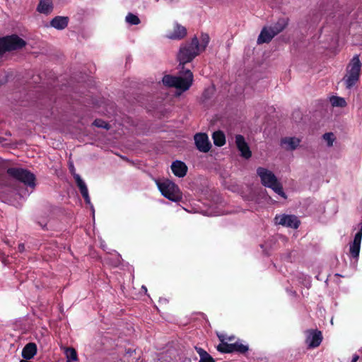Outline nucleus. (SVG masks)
I'll return each mask as SVG.
<instances>
[{
	"mask_svg": "<svg viewBox=\"0 0 362 362\" xmlns=\"http://www.w3.org/2000/svg\"><path fill=\"white\" fill-rule=\"evenodd\" d=\"M199 53V40L195 36L190 42H186L180 46L177 54L180 65L184 66L185 64L190 62ZM193 81L194 76L192 71L189 69H184L183 66H182V70L178 76L165 75L162 79L165 86L175 88L178 90L179 95L189 90L193 83Z\"/></svg>",
	"mask_w": 362,
	"mask_h": 362,
	"instance_id": "obj_1",
	"label": "nucleus"
},
{
	"mask_svg": "<svg viewBox=\"0 0 362 362\" xmlns=\"http://www.w3.org/2000/svg\"><path fill=\"white\" fill-rule=\"evenodd\" d=\"M362 62L358 54H355L346 67V73L342 78L347 89H351L359 81Z\"/></svg>",
	"mask_w": 362,
	"mask_h": 362,
	"instance_id": "obj_2",
	"label": "nucleus"
},
{
	"mask_svg": "<svg viewBox=\"0 0 362 362\" xmlns=\"http://www.w3.org/2000/svg\"><path fill=\"white\" fill-rule=\"evenodd\" d=\"M257 174L264 187L272 189L281 197L286 199L287 197L283 191L282 185L273 172L265 168L259 167L257 169Z\"/></svg>",
	"mask_w": 362,
	"mask_h": 362,
	"instance_id": "obj_3",
	"label": "nucleus"
},
{
	"mask_svg": "<svg viewBox=\"0 0 362 362\" xmlns=\"http://www.w3.org/2000/svg\"><path fill=\"white\" fill-rule=\"evenodd\" d=\"M156 185L162 195L172 202H178L182 199V193L173 182L169 180L156 181Z\"/></svg>",
	"mask_w": 362,
	"mask_h": 362,
	"instance_id": "obj_4",
	"label": "nucleus"
},
{
	"mask_svg": "<svg viewBox=\"0 0 362 362\" xmlns=\"http://www.w3.org/2000/svg\"><path fill=\"white\" fill-rule=\"evenodd\" d=\"M25 42L16 35L0 38V55L6 51L21 49L25 45Z\"/></svg>",
	"mask_w": 362,
	"mask_h": 362,
	"instance_id": "obj_5",
	"label": "nucleus"
},
{
	"mask_svg": "<svg viewBox=\"0 0 362 362\" xmlns=\"http://www.w3.org/2000/svg\"><path fill=\"white\" fill-rule=\"evenodd\" d=\"M7 173L16 180L30 187H34L35 185V177L34 174L28 170L21 168H10L7 170Z\"/></svg>",
	"mask_w": 362,
	"mask_h": 362,
	"instance_id": "obj_6",
	"label": "nucleus"
},
{
	"mask_svg": "<svg viewBox=\"0 0 362 362\" xmlns=\"http://www.w3.org/2000/svg\"><path fill=\"white\" fill-rule=\"evenodd\" d=\"M217 349L222 353H232L238 352L244 354L249 349L247 344H243L240 341H237L233 344L221 343L218 346Z\"/></svg>",
	"mask_w": 362,
	"mask_h": 362,
	"instance_id": "obj_7",
	"label": "nucleus"
},
{
	"mask_svg": "<svg viewBox=\"0 0 362 362\" xmlns=\"http://www.w3.org/2000/svg\"><path fill=\"white\" fill-rule=\"evenodd\" d=\"M275 223L283 226L297 228L299 226L300 221L294 215L281 214L276 215L274 218Z\"/></svg>",
	"mask_w": 362,
	"mask_h": 362,
	"instance_id": "obj_8",
	"label": "nucleus"
},
{
	"mask_svg": "<svg viewBox=\"0 0 362 362\" xmlns=\"http://www.w3.org/2000/svg\"><path fill=\"white\" fill-rule=\"evenodd\" d=\"M187 35V29L183 25L175 22L172 30H168L165 37L170 40H180Z\"/></svg>",
	"mask_w": 362,
	"mask_h": 362,
	"instance_id": "obj_9",
	"label": "nucleus"
},
{
	"mask_svg": "<svg viewBox=\"0 0 362 362\" xmlns=\"http://www.w3.org/2000/svg\"><path fill=\"white\" fill-rule=\"evenodd\" d=\"M360 225L361 228L355 234L354 240L349 244V252L355 259H358L359 256L362 239V223H360Z\"/></svg>",
	"mask_w": 362,
	"mask_h": 362,
	"instance_id": "obj_10",
	"label": "nucleus"
},
{
	"mask_svg": "<svg viewBox=\"0 0 362 362\" xmlns=\"http://www.w3.org/2000/svg\"><path fill=\"white\" fill-rule=\"evenodd\" d=\"M194 142L197 149L204 153L208 152L211 148V143L208 136L204 133H199L194 135Z\"/></svg>",
	"mask_w": 362,
	"mask_h": 362,
	"instance_id": "obj_11",
	"label": "nucleus"
},
{
	"mask_svg": "<svg viewBox=\"0 0 362 362\" xmlns=\"http://www.w3.org/2000/svg\"><path fill=\"white\" fill-rule=\"evenodd\" d=\"M74 179L76 180L77 186L78 187V188L80 189V192H81L83 197L85 199L86 203L90 206L93 214H94L95 210H94L93 204L90 202V197L88 194V188H87V186H86L85 182L81 179L80 175L78 174H74Z\"/></svg>",
	"mask_w": 362,
	"mask_h": 362,
	"instance_id": "obj_12",
	"label": "nucleus"
},
{
	"mask_svg": "<svg viewBox=\"0 0 362 362\" xmlns=\"http://www.w3.org/2000/svg\"><path fill=\"white\" fill-rule=\"evenodd\" d=\"M322 339L321 332L311 330L307 332L305 342L310 348H315L320 344Z\"/></svg>",
	"mask_w": 362,
	"mask_h": 362,
	"instance_id": "obj_13",
	"label": "nucleus"
},
{
	"mask_svg": "<svg viewBox=\"0 0 362 362\" xmlns=\"http://www.w3.org/2000/svg\"><path fill=\"white\" fill-rule=\"evenodd\" d=\"M235 143L237 148L240 151L241 156L243 157H244L245 158H249L251 157V151L243 136L237 135L235 136Z\"/></svg>",
	"mask_w": 362,
	"mask_h": 362,
	"instance_id": "obj_14",
	"label": "nucleus"
},
{
	"mask_svg": "<svg viewBox=\"0 0 362 362\" xmlns=\"http://www.w3.org/2000/svg\"><path fill=\"white\" fill-rule=\"evenodd\" d=\"M171 170L173 174L178 177H183L187 172V166L180 160H175L171 164Z\"/></svg>",
	"mask_w": 362,
	"mask_h": 362,
	"instance_id": "obj_15",
	"label": "nucleus"
},
{
	"mask_svg": "<svg viewBox=\"0 0 362 362\" xmlns=\"http://www.w3.org/2000/svg\"><path fill=\"white\" fill-rule=\"evenodd\" d=\"M275 35H276L273 31L272 28H271L270 27H265L262 30L257 38V43H267L270 42Z\"/></svg>",
	"mask_w": 362,
	"mask_h": 362,
	"instance_id": "obj_16",
	"label": "nucleus"
},
{
	"mask_svg": "<svg viewBox=\"0 0 362 362\" xmlns=\"http://www.w3.org/2000/svg\"><path fill=\"white\" fill-rule=\"evenodd\" d=\"M300 139L296 137H286L281 141L284 148L288 151L295 150L300 144Z\"/></svg>",
	"mask_w": 362,
	"mask_h": 362,
	"instance_id": "obj_17",
	"label": "nucleus"
},
{
	"mask_svg": "<svg viewBox=\"0 0 362 362\" xmlns=\"http://www.w3.org/2000/svg\"><path fill=\"white\" fill-rule=\"evenodd\" d=\"M37 354V346L35 343H28L22 350V356L25 360L33 358Z\"/></svg>",
	"mask_w": 362,
	"mask_h": 362,
	"instance_id": "obj_18",
	"label": "nucleus"
},
{
	"mask_svg": "<svg viewBox=\"0 0 362 362\" xmlns=\"http://www.w3.org/2000/svg\"><path fill=\"white\" fill-rule=\"evenodd\" d=\"M68 23L69 18L67 17L57 16L51 21L50 25L57 30H63L68 25Z\"/></svg>",
	"mask_w": 362,
	"mask_h": 362,
	"instance_id": "obj_19",
	"label": "nucleus"
},
{
	"mask_svg": "<svg viewBox=\"0 0 362 362\" xmlns=\"http://www.w3.org/2000/svg\"><path fill=\"white\" fill-rule=\"evenodd\" d=\"M52 9V0H40L37 8L38 12L46 15L50 13Z\"/></svg>",
	"mask_w": 362,
	"mask_h": 362,
	"instance_id": "obj_20",
	"label": "nucleus"
},
{
	"mask_svg": "<svg viewBox=\"0 0 362 362\" xmlns=\"http://www.w3.org/2000/svg\"><path fill=\"white\" fill-rule=\"evenodd\" d=\"M64 352L66 356V362H76L78 361L76 351L72 347H64Z\"/></svg>",
	"mask_w": 362,
	"mask_h": 362,
	"instance_id": "obj_21",
	"label": "nucleus"
},
{
	"mask_svg": "<svg viewBox=\"0 0 362 362\" xmlns=\"http://www.w3.org/2000/svg\"><path fill=\"white\" fill-rule=\"evenodd\" d=\"M288 18H280L275 25L271 26L270 28H272L275 34L277 35L286 28L288 25Z\"/></svg>",
	"mask_w": 362,
	"mask_h": 362,
	"instance_id": "obj_22",
	"label": "nucleus"
},
{
	"mask_svg": "<svg viewBox=\"0 0 362 362\" xmlns=\"http://www.w3.org/2000/svg\"><path fill=\"white\" fill-rule=\"evenodd\" d=\"M200 359L199 362H215L214 358L203 349L195 347Z\"/></svg>",
	"mask_w": 362,
	"mask_h": 362,
	"instance_id": "obj_23",
	"label": "nucleus"
},
{
	"mask_svg": "<svg viewBox=\"0 0 362 362\" xmlns=\"http://www.w3.org/2000/svg\"><path fill=\"white\" fill-rule=\"evenodd\" d=\"M214 143L216 146H222L226 143V138L224 134L221 132H215L213 134Z\"/></svg>",
	"mask_w": 362,
	"mask_h": 362,
	"instance_id": "obj_24",
	"label": "nucleus"
},
{
	"mask_svg": "<svg viewBox=\"0 0 362 362\" xmlns=\"http://www.w3.org/2000/svg\"><path fill=\"white\" fill-rule=\"evenodd\" d=\"M330 103L333 107H345L346 105L344 98L339 96H332L330 98Z\"/></svg>",
	"mask_w": 362,
	"mask_h": 362,
	"instance_id": "obj_25",
	"label": "nucleus"
},
{
	"mask_svg": "<svg viewBox=\"0 0 362 362\" xmlns=\"http://www.w3.org/2000/svg\"><path fill=\"white\" fill-rule=\"evenodd\" d=\"M125 20L128 24L132 25H139L141 22L139 18L132 13L127 14V16L125 18Z\"/></svg>",
	"mask_w": 362,
	"mask_h": 362,
	"instance_id": "obj_26",
	"label": "nucleus"
},
{
	"mask_svg": "<svg viewBox=\"0 0 362 362\" xmlns=\"http://www.w3.org/2000/svg\"><path fill=\"white\" fill-rule=\"evenodd\" d=\"M209 42V36L207 34H202L201 35V42L199 43V46L200 47V52L204 51L207 47Z\"/></svg>",
	"mask_w": 362,
	"mask_h": 362,
	"instance_id": "obj_27",
	"label": "nucleus"
},
{
	"mask_svg": "<svg viewBox=\"0 0 362 362\" xmlns=\"http://www.w3.org/2000/svg\"><path fill=\"white\" fill-rule=\"evenodd\" d=\"M322 137L325 141L327 143V146L331 147L333 146L334 141H335V136L333 133H325Z\"/></svg>",
	"mask_w": 362,
	"mask_h": 362,
	"instance_id": "obj_28",
	"label": "nucleus"
},
{
	"mask_svg": "<svg viewBox=\"0 0 362 362\" xmlns=\"http://www.w3.org/2000/svg\"><path fill=\"white\" fill-rule=\"evenodd\" d=\"M93 124L98 127L109 129V124L102 119H95L93 122Z\"/></svg>",
	"mask_w": 362,
	"mask_h": 362,
	"instance_id": "obj_29",
	"label": "nucleus"
},
{
	"mask_svg": "<svg viewBox=\"0 0 362 362\" xmlns=\"http://www.w3.org/2000/svg\"><path fill=\"white\" fill-rule=\"evenodd\" d=\"M218 338L221 341V343H227L226 341H232L234 339L235 337H234V336L227 337L224 334H220V335H218Z\"/></svg>",
	"mask_w": 362,
	"mask_h": 362,
	"instance_id": "obj_30",
	"label": "nucleus"
},
{
	"mask_svg": "<svg viewBox=\"0 0 362 362\" xmlns=\"http://www.w3.org/2000/svg\"><path fill=\"white\" fill-rule=\"evenodd\" d=\"M69 169H70V171H71V174L74 177V174H76V173L75 172V168H74V165L72 163L70 164Z\"/></svg>",
	"mask_w": 362,
	"mask_h": 362,
	"instance_id": "obj_31",
	"label": "nucleus"
},
{
	"mask_svg": "<svg viewBox=\"0 0 362 362\" xmlns=\"http://www.w3.org/2000/svg\"><path fill=\"white\" fill-rule=\"evenodd\" d=\"M358 358H359V356L357 354H354L352 357L351 362H356L358 360Z\"/></svg>",
	"mask_w": 362,
	"mask_h": 362,
	"instance_id": "obj_32",
	"label": "nucleus"
},
{
	"mask_svg": "<svg viewBox=\"0 0 362 362\" xmlns=\"http://www.w3.org/2000/svg\"><path fill=\"white\" fill-rule=\"evenodd\" d=\"M24 250H25V246H24V245H23V244H20V245H18V250H19L20 252H23V251H24Z\"/></svg>",
	"mask_w": 362,
	"mask_h": 362,
	"instance_id": "obj_33",
	"label": "nucleus"
},
{
	"mask_svg": "<svg viewBox=\"0 0 362 362\" xmlns=\"http://www.w3.org/2000/svg\"><path fill=\"white\" fill-rule=\"evenodd\" d=\"M142 289L144 290L146 292L147 291V288L144 286H142Z\"/></svg>",
	"mask_w": 362,
	"mask_h": 362,
	"instance_id": "obj_34",
	"label": "nucleus"
}]
</instances>
